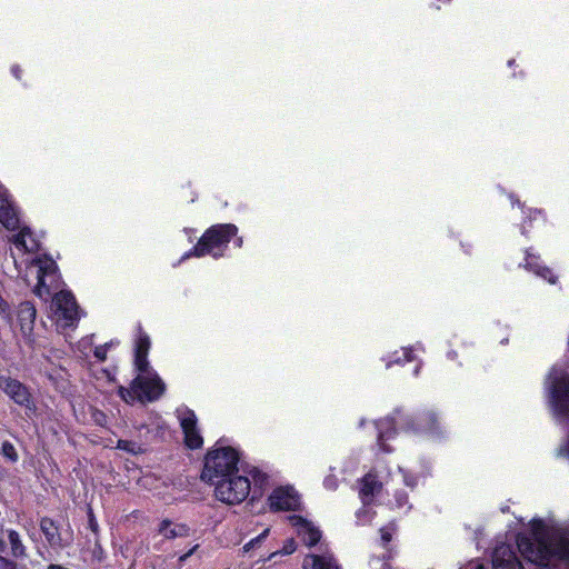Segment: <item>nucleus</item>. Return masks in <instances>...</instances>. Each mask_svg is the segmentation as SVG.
I'll use <instances>...</instances> for the list:
<instances>
[{
	"mask_svg": "<svg viewBox=\"0 0 569 569\" xmlns=\"http://www.w3.org/2000/svg\"><path fill=\"white\" fill-rule=\"evenodd\" d=\"M399 476L408 487L416 486V479L413 477H409L401 468H399Z\"/></svg>",
	"mask_w": 569,
	"mask_h": 569,
	"instance_id": "32",
	"label": "nucleus"
},
{
	"mask_svg": "<svg viewBox=\"0 0 569 569\" xmlns=\"http://www.w3.org/2000/svg\"><path fill=\"white\" fill-rule=\"evenodd\" d=\"M159 533L166 539H174L188 536L189 528L183 523H173L170 520H162L159 525Z\"/></svg>",
	"mask_w": 569,
	"mask_h": 569,
	"instance_id": "20",
	"label": "nucleus"
},
{
	"mask_svg": "<svg viewBox=\"0 0 569 569\" xmlns=\"http://www.w3.org/2000/svg\"><path fill=\"white\" fill-rule=\"evenodd\" d=\"M239 452L232 447H218L210 450L204 459L202 479L210 482L238 473Z\"/></svg>",
	"mask_w": 569,
	"mask_h": 569,
	"instance_id": "5",
	"label": "nucleus"
},
{
	"mask_svg": "<svg viewBox=\"0 0 569 569\" xmlns=\"http://www.w3.org/2000/svg\"><path fill=\"white\" fill-rule=\"evenodd\" d=\"M0 223H2L8 230H16L20 228L16 209L6 192H0Z\"/></svg>",
	"mask_w": 569,
	"mask_h": 569,
	"instance_id": "14",
	"label": "nucleus"
},
{
	"mask_svg": "<svg viewBox=\"0 0 569 569\" xmlns=\"http://www.w3.org/2000/svg\"><path fill=\"white\" fill-rule=\"evenodd\" d=\"M16 249L22 252H34L40 248L38 239L28 227L20 228V231L10 239Z\"/></svg>",
	"mask_w": 569,
	"mask_h": 569,
	"instance_id": "15",
	"label": "nucleus"
},
{
	"mask_svg": "<svg viewBox=\"0 0 569 569\" xmlns=\"http://www.w3.org/2000/svg\"><path fill=\"white\" fill-rule=\"evenodd\" d=\"M302 567L305 569L308 567H311L312 569H341L333 555L328 551L322 555L307 556L303 560Z\"/></svg>",
	"mask_w": 569,
	"mask_h": 569,
	"instance_id": "16",
	"label": "nucleus"
},
{
	"mask_svg": "<svg viewBox=\"0 0 569 569\" xmlns=\"http://www.w3.org/2000/svg\"><path fill=\"white\" fill-rule=\"evenodd\" d=\"M383 558H386V555H383ZM370 565L373 569H392L391 566L385 559L380 558L371 559Z\"/></svg>",
	"mask_w": 569,
	"mask_h": 569,
	"instance_id": "28",
	"label": "nucleus"
},
{
	"mask_svg": "<svg viewBox=\"0 0 569 569\" xmlns=\"http://www.w3.org/2000/svg\"><path fill=\"white\" fill-rule=\"evenodd\" d=\"M378 432V443L385 452H390L389 448L385 442L392 439L395 435V418H385L375 422Z\"/></svg>",
	"mask_w": 569,
	"mask_h": 569,
	"instance_id": "17",
	"label": "nucleus"
},
{
	"mask_svg": "<svg viewBox=\"0 0 569 569\" xmlns=\"http://www.w3.org/2000/svg\"><path fill=\"white\" fill-rule=\"evenodd\" d=\"M492 569H525L515 550L508 545L497 546L492 553Z\"/></svg>",
	"mask_w": 569,
	"mask_h": 569,
	"instance_id": "12",
	"label": "nucleus"
},
{
	"mask_svg": "<svg viewBox=\"0 0 569 569\" xmlns=\"http://www.w3.org/2000/svg\"><path fill=\"white\" fill-rule=\"evenodd\" d=\"M291 525L296 528L298 536L307 546H315L321 538V532L311 522L300 516L289 518Z\"/></svg>",
	"mask_w": 569,
	"mask_h": 569,
	"instance_id": "13",
	"label": "nucleus"
},
{
	"mask_svg": "<svg viewBox=\"0 0 569 569\" xmlns=\"http://www.w3.org/2000/svg\"><path fill=\"white\" fill-rule=\"evenodd\" d=\"M252 472H253L252 477L256 480V482H261L262 479H260V478H262V476L260 475V472L256 469H253Z\"/></svg>",
	"mask_w": 569,
	"mask_h": 569,
	"instance_id": "38",
	"label": "nucleus"
},
{
	"mask_svg": "<svg viewBox=\"0 0 569 569\" xmlns=\"http://www.w3.org/2000/svg\"><path fill=\"white\" fill-rule=\"evenodd\" d=\"M7 303L6 301L0 297V311H6Z\"/></svg>",
	"mask_w": 569,
	"mask_h": 569,
	"instance_id": "41",
	"label": "nucleus"
},
{
	"mask_svg": "<svg viewBox=\"0 0 569 569\" xmlns=\"http://www.w3.org/2000/svg\"><path fill=\"white\" fill-rule=\"evenodd\" d=\"M197 547H198V546H194V547H193L192 549H190L187 553H184V555L180 556L179 561H180V562L186 561V560H187V559H188V558H189V557L194 552V550L197 549Z\"/></svg>",
	"mask_w": 569,
	"mask_h": 569,
	"instance_id": "35",
	"label": "nucleus"
},
{
	"mask_svg": "<svg viewBox=\"0 0 569 569\" xmlns=\"http://www.w3.org/2000/svg\"><path fill=\"white\" fill-rule=\"evenodd\" d=\"M525 268L541 277L549 283H555L557 280V277L553 274V272L549 268L541 264L540 258L530 252H527Z\"/></svg>",
	"mask_w": 569,
	"mask_h": 569,
	"instance_id": "18",
	"label": "nucleus"
},
{
	"mask_svg": "<svg viewBox=\"0 0 569 569\" xmlns=\"http://www.w3.org/2000/svg\"><path fill=\"white\" fill-rule=\"evenodd\" d=\"M11 71H12V74H13L17 79H20V72H21V70H20V68H19L18 66H13V67H12V69H11Z\"/></svg>",
	"mask_w": 569,
	"mask_h": 569,
	"instance_id": "37",
	"label": "nucleus"
},
{
	"mask_svg": "<svg viewBox=\"0 0 569 569\" xmlns=\"http://www.w3.org/2000/svg\"><path fill=\"white\" fill-rule=\"evenodd\" d=\"M550 525L542 519H532L530 530L532 538L519 535L517 546L521 555L530 562L539 566H555L557 562L563 563L569 569V536H563L559 540L549 541Z\"/></svg>",
	"mask_w": 569,
	"mask_h": 569,
	"instance_id": "2",
	"label": "nucleus"
},
{
	"mask_svg": "<svg viewBox=\"0 0 569 569\" xmlns=\"http://www.w3.org/2000/svg\"><path fill=\"white\" fill-rule=\"evenodd\" d=\"M112 346V342L98 346L94 348V357L100 361H103L107 357L108 349Z\"/></svg>",
	"mask_w": 569,
	"mask_h": 569,
	"instance_id": "27",
	"label": "nucleus"
},
{
	"mask_svg": "<svg viewBox=\"0 0 569 569\" xmlns=\"http://www.w3.org/2000/svg\"><path fill=\"white\" fill-rule=\"evenodd\" d=\"M435 423H436L435 415L432 412H427L422 417L419 418L418 430L433 432L436 430Z\"/></svg>",
	"mask_w": 569,
	"mask_h": 569,
	"instance_id": "22",
	"label": "nucleus"
},
{
	"mask_svg": "<svg viewBox=\"0 0 569 569\" xmlns=\"http://www.w3.org/2000/svg\"><path fill=\"white\" fill-rule=\"evenodd\" d=\"M216 498L226 505H239L249 496L250 481L246 476L234 473L214 482Z\"/></svg>",
	"mask_w": 569,
	"mask_h": 569,
	"instance_id": "6",
	"label": "nucleus"
},
{
	"mask_svg": "<svg viewBox=\"0 0 569 569\" xmlns=\"http://www.w3.org/2000/svg\"><path fill=\"white\" fill-rule=\"evenodd\" d=\"M269 501L274 510H296L300 506V497L291 487H280L273 490Z\"/></svg>",
	"mask_w": 569,
	"mask_h": 569,
	"instance_id": "10",
	"label": "nucleus"
},
{
	"mask_svg": "<svg viewBox=\"0 0 569 569\" xmlns=\"http://www.w3.org/2000/svg\"><path fill=\"white\" fill-rule=\"evenodd\" d=\"M117 447L133 455H137L141 451L140 445L129 440H119Z\"/></svg>",
	"mask_w": 569,
	"mask_h": 569,
	"instance_id": "24",
	"label": "nucleus"
},
{
	"mask_svg": "<svg viewBox=\"0 0 569 569\" xmlns=\"http://www.w3.org/2000/svg\"><path fill=\"white\" fill-rule=\"evenodd\" d=\"M396 499V508L400 510L408 511L410 509V506H408V496L405 491H397L395 493Z\"/></svg>",
	"mask_w": 569,
	"mask_h": 569,
	"instance_id": "25",
	"label": "nucleus"
},
{
	"mask_svg": "<svg viewBox=\"0 0 569 569\" xmlns=\"http://www.w3.org/2000/svg\"><path fill=\"white\" fill-rule=\"evenodd\" d=\"M389 472L370 471L360 481L359 496L365 506L370 505L381 491L383 483H388Z\"/></svg>",
	"mask_w": 569,
	"mask_h": 569,
	"instance_id": "9",
	"label": "nucleus"
},
{
	"mask_svg": "<svg viewBox=\"0 0 569 569\" xmlns=\"http://www.w3.org/2000/svg\"><path fill=\"white\" fill-rule=\"evenodd\" d=\"M386 550H387V552H388V559H390V558H391V550H390V549H388L387 547H386Z\"/></svg>",
	"mask_w": 569,
	"mask_h": 569,
	"instance_id": "45",
	"label": "nucleus"
},
{
	"mask_svg": "<svg viewBox=\"0 0 569 569\" xmlns=\"http://www.w3.org/2000/svg\"><path fill=\"white\" fill-rule=\"evenodd\" d=\"M401 362H402L401 358H400V357H398V358H395V359H392V360H389V361L387 362V367H389L391 363H401Z\"/></svg>",
	"mask_w": 569,
	"mask_h": 569,
	"instance_id": "40",
	"label": "nucleus"
},
{
	"mask_svg": "<svg viewBox=\"0 0 569 569\" xmlns=\"http://www.w3.org/2000/svg\"><path fill=\"white\" fill-rule=\"evenodd\" d=\"M40 528L46 540L51 547L60 548L64 545L58 527L50 518H42L40 521Z\"/></svg>",
	"mask_w": 569,
	"mask_h": 569,
	"instance_id": "19",
	"label": "nucleus"
},
{
	"mask_svg": "<svg viewBox=\"0 0 569 569\" xmlns=\"http://www.w3.org/2000/svg\"><path fill=\"white\" fill-rule=\"evenodd\" d=\"M11 256H12V259H13V262H14L16 268L18 269V271H19V272H21V268H22V266H21V264H22L23 262H18V260H17V258H16V256H14V253H13V252L11 253Z\"/></svg>",
	"mask_w": 569,
	"mask_h": 569,
	"instance_id": "39",
	"label": "nucleus"
},
{
	"mask_svg": "<svg viewBox=\"0 0 569 569\" xmlns=\"http://www.w3.org/2000/svg\"><path fill=\"white\" fill-rule=\"evenodd\" d=\"M89 343H91V338H86V339H83V340L80 342V345H89Z\"/></svg>",
	"mask_w": 569,
	"mask_h": 569,
	"instance_id": "43",
	"label": "nucleus"
},
{
	"mask_svg": "<svg viewBox=\"0 0 569 569\" xmlns=\"http://www.w3.org/2000/svg\"><path fill=\"white\" fill-rule=\"evenodd\" d=\"M0 390L3 391L17 405L28 410L36 409L29 389L19 380L9 376H0Z\"/></svg>",
	"mask_w": 569,
	"mask_h": 569,
	"instance_id": "7",
	"label": "nucleus"
},
{
	"mask_svg": "<svg viewBox=\"0 0 569 569\" xmlns=\"http://www.w3.org/2000/svg\"><path fill=\"white\" fill-rule=\"evenodd\" d=\"M237 231V227L231 223L211 227L203 233L196 247L181 257L180 262L190 257L200 258L207 254H210L213 258L221 257Z\"/></svg>",
	"mask_w": 569,
	"mask_h": 569,
	"instance_id": "4",
	"label": "nucleus"
},
{
	"mask_svg": "<svg viewBox=\"0 0 569 569\" xmlns=\"http://www.w3.org/2000/svg\"><path fill=\"white\" fill-rule=\"evenodd\" d=\"M401 353L403 356V361H412L413 360V357H412V351L409 350V349H402L401 350Z\"/></svg>",
	"mask_w": 569,
	"mask_h": 569,
	"instance_id": "34",
	"label": "nucleus"
},
{
	"mask_svg": "<svg viewBox=\"0 0 569 569\" xmlns=\"http://www.w3.org/2000/svg\"><path fill=\"white\" fill-rule=\"evenodd\" d=\"M23 280L32 292L43 301L51 299V310L61 327H73L80 316L74 297L70 291L61 289V278L54 260L48 256H39L26 261Z\"/></svg>",
	"mask_w": 569,
	"mask_h": 569,
	"instance_id": "1",
	"label": "nucleus"
},
{
	"mask_svg": "<svg viewBox=\"0 0 569 569\" xmlns=\"http://www.w3.org/2000/svg\"><path fill=\"white\" fill-rule=\"evenodd\" d=\"M268 529L264 530L261 535H259L257 538L250 540L248 543L244 545L243 549L244 551H249L251 548H253L258 542H260L268 533Z\"/></svg>",
	"mask_w": 569,
	"mask_h": 569,
	"instance_id": "30",
	"label": "nucleus"
},
{
	"mask_svg": "<svg viewBox=\"0 0 569 569\" xmlns=\"http://www.w3.org/2000/svg\"><path fill=\"white\" fill-rule=\"evenodd\" d=\"M4 550V542L0 540V551Z\"/></svg>",
	"mask_w": 569,
	"mask_h": 569,
	"instance_id": "44",
	"label": "nucleus"
},
{
	"mask_svg": "<svg viewBox=\"0 0 569 569\" xmlns=\"http://www.w3.org/2000/svg\"><path fill=\"white\" fill-rule=\"evenodd\" d=\"M395 531H396V528L392 523L380 529V537H381L383 547H386V545L391 541Z\"/></svg>",
	"mask_w": 569,
	"mask_h": 569,
	"instance_id": "26",
	"label": "nucleus"
},
{
	"mask_svg": "<svg viewBox=\"0 0 569 569\" xmlns=\"http://www.w3.org/2000/svg\"><path fill=\"white\" fill-rule=\"evenodd\" d=\"M90 527H91V529H92L93 531H96V529H97V522H96L92 518L90 519Z\"/></svg>",
	"mask_w": 569,
	"mask_h": 569,
	"instance_id": "42",
	"label": "nucleus"
},
{
	"mask_svg": "<svg viewBox=\"0 0 569 569\" xmlns=\"http://www.w3.org/2000/svg\"><path fill=\"white\" fill-rule=\"evenodd\" d=\"M1 453L11 462L18 461V453L14 446L10 441H3L1 445Z\"/></svg>",
	"mask_w": 569,
	"mask_h": 569,
	"instance_id": "23",
	"label": "nucleus"
},
{
	"mask_svg": "<svg viewBox=\"0 0 569 569\" xmlns=\"http://www.w3.org/2000/svg\"><path fill=\"white\" fill-rule=\"evenodd\" d=\"M0 569H17V565L13 561L0 556Z\"/></svg>",
	"mask_w": 569,
	"mask_h": 569,
	"instance_id": "33",
	"label": "nucleus"
},
{
	"mask_svg": "<svg viewBox=\"0 0 569 569\" xmlns=\"http://www.w3.org/2000/svg\"><path fill=\"white\" fill-rule=\"evenodd\" d=\"M419 368H420V367H419V366H417V367H416V369H415V375H416V376H417V375H418V372H419Z\"/></svg>",
	"mask_w": 569,
	"mask_h": 569,
	"instance_id": "46",
	"label": "nucleus"
},
{
	"mask_svg": "<svg viewBox=\"0 0 569 569\" xmlns=\"http://www.w3.org/2000/svg\"><path fill=\"white\" fill-rule=\"evenodd\" d=\"M241 243H242V239H241V238H239V239H238V246L240 247V246H241Z\"/></svg>",
	"mask_w": 569,
	"mask_h": 569,
	"instance_id": "47",
	"label": "nucleus"
},
{
	"mask_svg": "<svg viewBox=\"0 0 569 569\" xmlns=\"http://www.w3.org/2000/svg\"><path fill=\"white\" fill-rule=\"evenodd\" d=\"M357 518L360 523H366L371 519L370 510L363 508L357 512Z\"/></svg>",
	"mask_w": 569,
	"mask_h": 569,
	"instance_id": "31",
	"label": "nucleus"
},
{
	"mask_svg": "<svg viewBox=\"0 0 569 569\" xmlns=\"http://www.w3.org/2000/svg\"><path fill=\"white\" fill-rule=\"evenodd\" d=\"M293 550H295L293 541H290L289 545L283 548V552L286 555L293 552Z\"/></svg>",
	"mask_w": 569,
	"mask_h": 569,
	"instance_id": "36",
	"label": "nucleus"
},
{
	"mask_svg": "<svg viewBox=\"0 0 569 569\" xmlns=\"http://www.w3.org/2000/svg\"><path fill=\"white\" fill-rule=\"evenodd\" d=\"M37 311L34 306L24 301L19 305L17 310V319L20 326L21 333L28 343L33 342L32 332L34 327Z\"/></svg>",
	"mask_w": 569,
	"mask_h": 569,
	"instance_id": "11",
	"label": "nucleus"
},
{
	"mask_svg": "<svg viewBox=\"0 0 569 569\" xmlns=\"http://www.w3.org/2000/svg\"><path fill=\"white\" fill-rule=\"evenodd\" d=\"M8 539L11 546V552L16 558L23 557L26 555V548L20 540V536L17 531L10 530L8 532Z\"/></svg>",
	"mask_w": 569,
	"mask_h": 569,
	"instance_id": "21",
	"label": "nucleus"
},
{
	"mask_svg": "<svg viewBox=\"0 0 569 569\" xmlns=\"http://www.w3.org/2000/svg\"><path fill=\"white\" fill-rule=\"evenodd\" d=\"M177 417L184 435V442L190 449H198L202 446L203 439L197 427V417L193 411L181 407L177 409Z\"/></svg>",
	"mask_w": 569,
	"mask_h": 569,
	"instance_id": "8",
	"label": "nucleus"
},
{
	"mask_svg": "<svg viewBox=\"0 0 569 569\" xmlns=\"http://www.w3.org/2000/svg\"><path fill=\"white\" fill-rule=\"evenodd\" d=\"M150 349V339L147 333L139 332L134 342V367L138 372L132 380L130 388L122 386L118 389V395L127 403H133L136 400L154 401L164 392V383L158 373L150 368L147 359Z\"/></svg>",
	"mask_w": 569,
	"mask_h": 569,
	"instance_id": "3",
	"label": "nucleus"
},
{
	"mask_svg": "<svg viewBox=\"0 0 569 569\" xmlns=\"http://www.w3.org/2000/svg\"><path fill=\"white\" fill-rule=\"evenodd\" d=\"M323 486L328 490H336L338 488V479L335 476H328L323 480Z\"/></svg>",
	"mask_w": 569,
	"mask_h": 569,
	"instance_id": "29",
	"label": "nucleus"
}]
</instances>
